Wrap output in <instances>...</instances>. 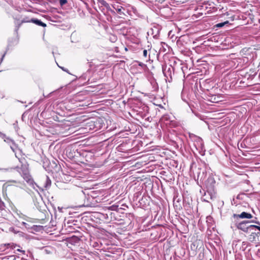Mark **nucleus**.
I'll return each mask as SVG.
<instances>
[{
    "mask_svg": "<svg viewBox=\"0 0 260 260\" xmlns=\"http://www.w3.org/2000/svg\"><path fill=\"white\" fill-rule=\"evenodd\" d=\"M237 220H232L231 228L233 231L239 230L245 233H251V221H242L238 222Z\"/></svg>",
    "mask_w": 260,
    "mask_h": 260,
    "instance_id": "f257e3e1",
    "label": "nucleus"
},
{
    "mask_svg": "<svg viewBox=\"0 0 260 260\" xmlns=\"http://www.w3.org/2000/svg\"><path fill=\"white\" fill-rule=\"evenodd\" d=\"M204 180L206 189H208V193H210L211 197H214L215 190L216 181L212 174H209L207 179L201 177V180Z\"/></svg>",
    "mask_w": 260,
    "mask_h": 260,
    "instance_id": "f03ea898",
    "label": "nucleus"
},
{
    "mask_svg": "<svg viewBox=\"0 0 260 260\" xmlns=\"http://www.w3.org/2000/svg\"><path fill=\"white\" fill-rule=\"evenodd\" d=\"M102 120L100 118L89 119L86 123V128H88L89 130L96 131L102 127Z\"/></svg>",
    "mask_w": 260,
    "mask_h": 260,
    "instance_id": "7ed1b4c3",
    "label": "nucleus"
},
{
    "mask_svg": "<svg viewBox=\"0 0 260 260\" xmlns=\"http://www.w3.org/2000/svg\"><path fill=\"white\" fill-rule=\"evenodd\" d=\"M51 185V181L50 179L49 178L48 176H45V183L44 184L43 187H39L36 183H34V184H32L33 188L37 190V191H39V190L36 189V187L38 188L39 190L40 191H43L45 188L46 190L50 188Z\"/></svg>",
    "mask_w": 260,
    "mask_h": 260,
    "instance_id": "20e7f679",
    "label": "nucleus"
},
{
    "mask_svg": "<svg viewBox=\"0 0 260 260\" xmlns=\"http://www.w3.org/2000/svg\"><path fill=\"white\" fill-rule=\"evenodd\" d=\"M111 5L113 8L115 10L117 13L119 15L120 17H122V16L125 15L124 12L125 9L118 3H114Z\"/></svg>",
    "mask_w": 260,
    "mask_h": 260,
    "instance_id": "39448f33",
    "label": "nucleus"
},
{
    "mask_svg": "<svg viewBox=\"0 0 260 260\" xmlns=\"http://www.w3.org/2000/svg\"><path fill=\"white\" fill-rule=\"evenodd\" d=\"M252 217V215L251 214L243 212L240 214H234L231 218L232 220H238L239 218H247L250 219Z\"/></svg>",
    "mask_w": 260,
    "mask_h": 260,
    "instance_id": "423d86ee",
    "label": "nucleus"
},
{
    "mask_svg": "<svg viewBox=\"0 0 260 260\" xmlns=\"http://www.w3.org/2000/svg\"><path fill=\"white\" fill-rule=\"evenodd\" d=\"M194 145L196 147L197 150L200 152L203 151L204 149L203 141L200 138H198L197 140L194 142Z\"/></svg>",
    "mask_w": 260,
    "mask_h": 260,
    "instance_id": "0eeeda50",
    "label": "nucleus"
},
{
    "mask_svg": "<svg viewBox=\"0 0 260 260\" xmlns=\"http://www.w3.org/2000/svg\"><path fill=\"white\" fill-rule=\"evenodd\" d=\"M208 189H206V191L204 192V194L202 198L204 201L206 202H209L210 200H214L216 197V191H214V197H212L210 196V193H207Z\"/></svg>",
    "mask_w": 260,
    "mask_h": 260,
    "instance_id": "6e6552de",
    "label": "nucleus"
},
{
    "mask_svg": "<svg viewBox=\"0 0 260 260\" xmlns=\"http://www.w3.org/2000/svg\"><path fill=\"white\" fill-rule=\"evenodd\" d=\"M102 6H104L108 11L114 14L115 11L112 9L110 6L105 0H96Z\"/></svg>",
    "mask_w": 260,
    "mask_h": 260,
    "instance_id": "1a4fd4ad",
    "label": "nucleus"
},
{
    "mask_svg": "<svg viewBox=\"0 0 260 260\" xmlns=\"http://www.w3.org/2000/svg\"><path fill=\"white\" fill-rule=\"evenodd\" d=\"M251 222L255 223L258 225L251 224V233H253V231H255L256 229L260 231V222L258 221L251 220Z\"/></svg>",
    "mask_w": 260,
    "mask_h": 260,
    "instance_id": "9d476101",
    "label": "nucleus"
},
{
    "mask_svg": "<svg viewBox=\"0 0 260 260\" xmlns=\"http://www.w3.org/2000/svg\"><path fill=\"white\" fill-rule=\"evenodd\" d=\"M183 101L187 103V104L188 105V106L190 108L192 112L195 114L196 116H197L199 118H200L201 117V115L199 114L195 113L194 111L192 109V108H196V107H198V104L197 103H195L196 105H192L190 102H189L188 101L186 100L185 99H184Z\"/></svg>",
    "mask_w": 260,
    "mask_h": 260,
    "instance_id": "9b49d317",
    "label": "nucleus"
},
{
    "mask_svg": "<svg viewBox=\"0 0 260 260\" xmlns=\"http://www.w3.org/2000/svg\"><path fill=\"white\" fill-rule=\"evenodd\" d=\"M30 21H31V22L34 23L37 25L41 26L44 27L46 26V24L45 23L43 22L40 20H39L38 19L31 18L30 19Z\"/></svg>",
    "mask_w": 260,
    "mask_h": 260,
    "instance_id": "f8f14e48",
    "label": "nucleus"
},
{
    "mask_svg": "<svg viewBox=\"0 0 260 260\" xmlns=\"http://www.w3.org/2000/svg\"><path fill=\"white\" fill-rule=\"evenodd\" d=\"M80 240V239L77 236H72L70 239H68L69 243L75 245L77 243H78Z\"/></svg>",
    "mask_w": 260,
    "mask_h": 260,
    "instance_id": "ddd939ff",
    "label": "nucleus"
},
{
    "mask_svg": "<svg viewBox=\"0 0 260 260\" xmlns=\"http://www.w3.org/2000/svg\"><path fill=\"white\" fill-rule=\"evenodd\" d=\"M31 228V231L30 232L31 233H33L34 232H41L43 229V226L37 225H33Z\"/></svg>",
    "mask_w": 260,
    "mask_h": 260,
    "instance_id": "4468645a",
    "label": "nucleus"
},
{
    "mask_svg": "<svg viewBox=\"0 0 260 260\" xmlns=\"http://www.w3.org/2000/svg\"><path fill=\"white\" fill-rule=\"evenodd\" d=\"M90 74V72L88 71L85 74H83L82 76H81L79 78L80 80L83 81H85L87 80V81H89V75Z\"/></svg>",
    "mask_w": 260,
    "mask_h": 260,
    "instance_id": "2eb2a0df",
    "label": "nucleus"
},
{
    "mask_svg": "<svg viewBox=\"0 0 260 260\" xmlns=\"http://www.w3.org/2000/svg\"><path fill=\"white\" fill-rule=\"evenodd\" d=\"M23 177L27 181L30 180V176L26 169L23 171Z\"/></svg>",
    "mask_w": 260,
    "mask_h": 260,
    "instance_id": "dca6fc26",
    "label": "nucleus"
},
{
    "mask_svg": "<svg viewBox=\"0 0 260 260\" xmlns=\"http://www.w3.org/2000/svg\"><path fill=\"white\" fill-rule=\"evenodd\" d=\"M19 257H16V255H10L8 256H5L3 258V260H19Z\"/></svg>",
    "mask_w": 260,
    "mask_h": 260,
    "instance_id": "f3484780",
    "label": "nucleus"
},
{
    "mask_svg": "<svg viewBox=\"0 0 260 260\" xmlns=\"http://www.w3.org/2000/svg\"><path fill=\"white\" fill-rule=\"evenodd\" d=\"M10 147H11V149L12 150V151L14 152H15L16 157L17 158H18V156H17L16 152V150L18 147H17V145L15 144V143L14 142V141L12 142V143H11L10 144Z\"/></svg>",
    "mask_w": 260,
    "mask_h": 260,
    "instance_id": "a211bd4d",
    "label": "nucleus"
},
{
    "mask_svg": "<svg viewBox=\"0 0 260 260\" xmlns=\"http://www.w3.org/2000/svg\"><path fill=\"white\" fill-rule=\"evenodd\" d=\"M21 224L23 225L26 229H27L29 232L31 231V225H30L29 224L25 222H22Z\"/></svg>",
    "mask_w": 260,
    "mask_h": 260,
    "instance_id": "6ab92c4d",
    "label": "nucleus"
},
{
    "mask_svg": "<svg viewBox=\"0 0 260 260\" xmlns=\"http://www.w3.org/2000/svg\"><path fill=\"white\" fill-rule=\"evenodd\" d=\"M110 209L112 211H119V210L121 209V208H119V206L118 205H112L109 207Z\"/></svg>",
    "mask_w": 260,
    "mask_h": 260,
    "instance_id": "aec40b11",
    "label": "nucleus"
},
{
    "mask_svg": "<svg viewBox=\"0 0 260 260\" xmlns=\"http://www.w3.org/2000/svg\"><path fill=\"white\" fill-rule=\"evenodd\" d=\"M229 23V22L228 21H226L223 22L217 23L216 25V26L217 27H222L225 24H228Z\"/></svg>",
    "mask_w": 260,
    "mask_h": 260,
    "instance_id": "412c9836",
    "label": "nucleus"
},
{
    "mask_svg": "<svg viewBox=\"0 0 260 260\" xmlns=\"http://www.w3.org/2000/svg\"><path fill=\"white\" fill-rule=\"evenodd\" d=\"M4 141L6 142V143H8V144H10V145L12 143V142H14V140H13L12 139H11V138H9V137H7L6 136V138H5L4 139Z\"/></svg>",
    "mask_w": 260,
    "mask_h": 260,
    "instance_id": "4be33fe9",
    "label": "nucleus"
},
{
    "mask_svg": "<svg viewBox=\"0 0 260 260\" xmlns=\"http://www.w3.org/2000/svg\"><path fill=\"white\" fill-rule=\"evenodd\" d=\"M30 19L28 17H25L21 20V23L31 22Z\"/></svg>",
    "mask_w": 260,
    "mask_h": 260,
    "instance_id": "5701e85b",
    "label": "nucleus"
},
{
    "mask_svg": "<svg viewBox=\"0 0 260 260\" xmlns=\"http://www.w3.org/2000/svg\"><path fill=\"white\" fill-rule=\"evenodd\" d=\"M162 119L165 121H170V117L169 115H164L162 117Z\"/></svg>",
    "mask_w": 260,
    "mask_h": 260,
    "instance_id": "b1692460",
    "label": "nucleus"
},
{
    "mask_svg": "<svg viewBox=\"0 0 260 260\" xmlns=\"http://www.w3.org/2000/svg\"><path fill=\"white\" fill-rule=\"evenodd\" d=\"M83 101H79V105H77V107L78 106H86V107H87L88 105H89V104H81V102H82Z\"/></svg>",
    "mask_w": 260,
    "mask_h": 260,
    "instance_id": "393cba45",
    "label": "nucleus"
},
{
    "mask_svg": "<svg viewBox=\"0 0 260 260\" xmlns=\"http://www.w3.org/2000/svg\"><path fill=\"white\" fill-rule=\"evenodd\" d=\"M157 99H153L154 101V105H156V106H158V107H160V108H164V106H162V105H161V104H157V103H155V101H156V100H157Z\"/></svg>",
    "mask_w": 260,
    "mask_h": 260,
    "instance_id": "a878e982",
    "label": "nucleus"
},
{
    "mask_svg": "<svg viewBox=\"0 0 260 260\" xmlns=\"http://www.w3.org/2000/svg\"><path fill=\"white\" fill-rule=\"evenodd\" d=\"M5 207V206L4 203L3 202L0 201V210H4Z\"/></svg>",
    "mask_w": 260,
    "mask_h": 260,
    "instance_id": "bb28decb",
    "label": "nucleus"
},
{
    "mask_svg": "<svg viewBox=\"0 0 260 260\" xmlns=\"http://www.w3.org/2000/svg\"><path fill=\"white\" fill-rule=\"evenodd\" d=\"M208 99V102H211V103H218V101H216V100L217 99H216V98L211 99L210 100H209V99Z\"/></svg>",
    "mask_w": 260,
    "mask_h": 260,
    "instance_id": "cd10ccee",
    "label": "nucleus"
},
{
    "mask_svg": "<svg viewBox=\"0 0 260 260\" xmlns=\"http://www.w3.org/2000/svg\"><path fill=\"white\" fill-rule=\"evenodd\" d=\"M246 196L245 193H240L237 196L238 199H243V196Z\"/></svg>",
    "mask_w": 260,
    "mask_h": 260,
    "instance_id": "c85d7f7f",
    "label": "nucleus"
},
{
    "mask_svg": "<svg viewBox=\"0 0 260 260\" xmlns=\"http://www.w3.org/2000/svg\"><path fill=\"white\" fill-rule=\"evenodd\" d=\"M143 55L145 57H146L147 56V51L146 50H144L143 52Z\"/></svg>",
    "mask_w": 260,
    "mask_h": 260,
    "instance_id": "c756f323",
    "label": "nucleus"
},
{
    "mask_svg": "<svg viewBox=\"0 0 260 260\" xmlns=\"http://www.w3.org/2000/svg\"><path fill=\"white\" fill-rule=\"evenodd\" d=\"M67 0H60V4L61 5H63L67 3Z\"/></svg>",
    "mask_w": 260,
    "mask_h": 260,
    "instance_id": "7c9ffc66",
    "label": "nucleus"
},
{
    "mask_svg": "<svg viewBox=\"0 0 260 260\" xmlns=\"http://www.w3.org/2000/svg\"><path fill=\"white\" fill-rule=\"evenodd\" d=\"M0 137L3 139L6 138V135L0 132Z\"/></svg>",
    "mask_w": 260,
    "mask_h": 260,
    "instance_id": "2f4dec72",
    "label": "nucleus"
},
{
    "mask_svg": "<svg viewBox=\"0 0 260 260\" xmlns=\"http://www.w3.org/2000/svg\"><path fill=\"white\" fill-rule=\"evenodd\" d=\"M6 53V52H5V53L3 54V55L2 56V57L1 59L0 63H1V62L3 61V59H4V57H5V56Z\"/></svg>",
    "mask_w": 260,
    "mask_h": 260,
    "instance_id": "473e14b6",
    "label": "nucleus"
},
{
    "mask_svg": "<svg viewBox=\"0 0 260 260\" xmlns=\"http://www.w3.org/2000/svg\"><path fill=\"white\" fill-rule=\"evenodd\" d=\"M57 93V91H54V92H52L50 93L51 95V96H53V95H56V93Z\"/></svg>",
    "mask_w": 260,
    "mask_h": 260,
    "instance_id": "72a5a7b5",
    "label": "nucleus"
},
{
    "mask_svg": "<svg viewBox=\"0 0 260 260\" xmlns=\"http://www.w3.org/2000/svg\"><path fill=\"white\" fill-rule=\"evenodd\" d=\"M127 260H135V259L134 257L129 256L128 258H127Z\"/></svg>",
    "mask_w": 260,
    "mask_h": 260,
    "instance_id": "f704fd0d",
    "label": "nucleus"
},
{
    "mask_svg": "<svg viewBox=\"0 0 260 260\" xmlns=\"http://www.w3.org/2000/svg\"><path fill=\"white\" fill-rule=\"evenodd\" d=\"M0 170H2L4 172H7L9 171V169H0Z\"/></svg>",
    "mask_w": 260,
    "mask_h": 260,
    "instance_id": "c9c22d12",
    "label": "nucleus"
},
{
    "mask_svg": "<svg viewBox=\"0 0 260 260\" xmlns=\"http://www.w3.org/2000/svg\"><path fill=\"white\" fill-rule=\"evenodd\" d=\"M113 38H111V39L113 42H114L116 40V37L115 36H113Z\"/></svg>",
    "mask_w": 260,
    "mask_h": 260,
    "instance_id": "e433bc0d",
    "label": "nucleus"
},
{
    "mask_svg": "<svg viewBox=\"0 0 260 260\" xmlns=\"http://www.w3.org/2000/svg\"><path fill=\"white\" fill-rule=\"evenodd\" d=\"M18 102H21L22 103L26 104L27 102L26 101H18Z\"/></svg>",
    "mask_w": 260,
    "mask_h": 260,
    "instance_id": "4c0bfd02",
    "label": "nucleus"
},
{
    "mask_svg": "<svg viewBox=\"0 0 260 260\" xmlns=\"http://www.w3.org/2000/svg\"><path fill=\"white\" fill-rule=\"evenodd\" d=\"M18 158L19 161L22 163V159L20 158L19 157ZM23 160H24V158H23Z\"/></svg>",
    "mask_w": 260,
    "mask_h": 260,
    "instance_id": "58836bf2",
    "label": "nucleus"
},
{
    "mask_svg": "<svg viewBox=\"0 0 260 260\" xmlns=\"http://www.w3.org/2000/svg\"><path fill=\"white\" fill-rule=\"evenodd\" d=\"M61 69L62 70H63V71H66V72H68V71H67V70H66L64 68H63V67H62V68H61Z\"/></svg>",
    "mask_w": 260,
    "mask_h": 260,
    "instance_id": "ea45409f",
    "label": "nucleus"
},
{
    "mask_svg": "<svg viewBox=\"0 0 260 260\" xmlns=\"http://www.w3.org/2000/svg\"><path fill=\"white\" fill-rule=\"evenodd\" d=\"M128 100H129V99H127V101L124 100V101H123V102L124 103H125L126 102H128Z\"/></svg>",
    "mask_w": 260,
    "mask_h": 260,
    "instance_id": "a19ab883",
    "label": "nucleus"
},
{
    "mask_svg": "<svg viewBox=\"0 0 260 260\" xmlns=\"http://www.w3.org/2000/svg\"><path fill=\"white\" fill-rule=\"evenodd\" d=\"M139 65H140V66H143V65H144V64H143V63H139Z\"/></svg>",
    "mask_w": 260,
    "mask_h": 260,
    "instance_id": "79ce46f5",
    "label": "nucleus"
},
{
    "mask_svg": "<svg viewBox=\"0 0 260 260\" xmlns=\"http://www.w3.org/2000/svg\"><path fill=\"white\" fill-rule=\"evenodd\" d=\"M28 104H31V103H32V102L29 101V102H28Z\"/></svg>",
    "mask_w": 260,
    "mask_h": 260,
    "instance_id": "37998d69",
    "label": "nucleus"
},
{
    "mask_svg": "<svg viewBox=\"0 0 260 260\" xmlns=\"http://www.w3.org/2000/svg\"><path fill=\"white\" fill-rule=\"evenodd\" d=\"M200 175H201V174H200V173H199V175H198V177H200Z\"/></svg>",
    "mask_w": 260,
    "mask_h": 260,
    "instance_id": "c03bdc74",
    "label": "nucleus"
},
{
    "mask_svg": "<svg viewBox=\"0 0 260 260\" xmlns=\"http://www.w3.org/2000/svg\"><path fill=\"white\" fill-rule=\"evenodd\" d=\"M122 206H125V207H127V206H126L124 205H122Z\"/></svg>",
    "mask_w": 260,
    "mask_h": 260,
    "instance_id": "a18cd8bd",
    "label": "nucleus"
},
{
    "mask_svg": "<svg viewBox=\"0 0 260 260\" xmlns=\"http://www.w3.org/2000/svg\"><path fill=\"white\" fill-rule=\"evenodd\" d=\"M91 103H92V102H90V103H88V104H91Z\"/></svg>",
    "mask_w": 260,
    "mask_h": 260,
    "instance_id": "49530a36",
    "label": "nucleus"
},
{
    "mask_svg": "<svg viewBox=\"0 0 260 260\" xmlns=\"http://www.w3.org/2000/svg\"><path fill=\"white\" fill-rule=\"evenodd\" d=\"M91 103H92V102H90V103H88V104H91Z\"/></svg>",
    "mask_w": 260,
    "mask_h": 260,
    "instance_id": "de8ad7c7",
    "label": "nucleus"
}]
</instances>
